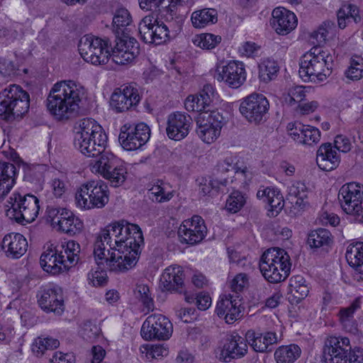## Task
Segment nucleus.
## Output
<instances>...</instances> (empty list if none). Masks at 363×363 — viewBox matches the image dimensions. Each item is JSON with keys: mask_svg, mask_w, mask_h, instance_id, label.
I'll return each mask as SVG.
<instances>
[{"mask_svg": "<svg viewBox=\"0 0 363 363\" xmlns=\"http://www.w3.org/2000/svg\"><path fill=\"white\" fill-rule=\"evenodd\" d=\"M83 95L82 87L73 81L57 82L46 99L48 111L57 121L72 118L78 113Z\"/></svg>", "mask_w": 363, "mask_h": 363, "instance_id": "1", "label": "nucleus"}, {"mask_svg": "<svg viewBox=\"0 0 363 363\" xmlns=\"http://www.w3.org/2000/svg\"><path fill=\"white\" fill-rule=\"evenodd\" d=\"M74 147L87 157H97L106 150L107 135L94 119H80L74 126Z\"/></svg>", "mask_w": 363, "mask_h": 363, "instance_id": "2", "label": "nucleus"}, {"mask_svg": "<svg viewBox=\"0 0 363 363\" xmlns=\"http://www.w3.org/2000/svg\"><path fill=\"white\" fill-rule=\"evenodd\" d=\"M80 245L74 240L49 247L40 256V263L48 273L55 275L68 270L79 260Z\"/></svg>", "mask_w": 363, "mask_h": 363, "instance_id": "3", "label": "nucleus"}, {"mask_svg": "<svg viewBox=\"0 0 363 363\" xmlns=\"http://www.w3.org/2000/svg\"><path fill=\"white\" fill-rule=\"evenodd\" d=\"M333 57L328 50L313 47L301 59L299 74L304 81L320 83L331 74Z\"/></svg>", "mask_w": 363, "mask_h": 363, "instance_id": "4", "label": "nucleus"}, {"mask_svg": "<svg viewBox=\"0 0 363 363\" xmlns=\"http://www.w3.org/2000/svg\"><path fill=\"white\" fill-rule=\"evenodd\" d=\"M259 265L264 278L273 284L284 281L291 267L290 256L285 250L279 247L267 250L262 254Z\"/></svg>", "mask_w": 363, "mask_h": 363, "instance_id": "5", "label": "nucleus"}, {"mask_svg": "<svg viewBox=\"0 0 363 363\" xmlns=\"http://www.w3.org/2000/svg\"><path fill=\"white\" fill-rule=\"evenodd\" d=\"M29 104V94L19 85H10L0 92V116L6 121L21 118Z\"/></svg>", "mask_w": 363, "mask_h": 363, "instance_id": "6", "label": "nucleus"}, {"mask_svg": "<svg viewBox=\"0 0 363 363\" xmlns=\"http://www.w3.org/2000/svg\"><path fill=\"white\" fill-rule=\"evenodd\" d=\"M94 157L89 164L93 173L100 174L114 187L124 183L127 177V169L118 157L106 150Z\"/></svg>", "mask_w": 363, "mask_h": 363, "instance_id": "7", "label": "nucleus"}, {"mask_svg": "<svg viewBox=\"0 0 363 363\" xmlns=\"http://www.w3.org/2000/svg\"><path fill=\"white\" fill-rule=\"evenodd\" d=\"M75 199L82 208H101L109 200L108 186L101 180L89 181L80 186Z\"/></svg>", "mask_w": 363, "mask_h": 363, "instance_id": "8", "label": "nucleus"}, {"mask_svg": "<svg viewBox=\"0 0 363 363\" xmlns=\"http://www.w3.org/2000/svg\"><path fill=\"white\" fill-rule=\"evenodd\" d=\"M9 211L12 210L13 218L18 223L25 225L35 220L40 210L39 201L32 194L21 195L14 192L8 201Z\"/></svg>", "mask_w": 363, "mask_h": 363, "instance_id": "9", "label": "nucleus"}, {"mask_svg": "<svg viewBox=\"0 0 363 363\" xmlns=\"http://www.w3.org/2000/svg\"><path fill=\"white\" fill-rule=\"evenodd\" d=\"M239 110L249 123L262 124L268 118L269 102L264 95L255 92L242 100Z\"/></svg>", "mask_w": 363, "mask_h": 363, "instance_id": "10", "label": "nucleus"}, {"mask_svg": "<svg viewBox=\"0 0 363 363\" xmlns=\"http://www.w3.org/2000/svg\"><path fill=\"white\" fill-rule=\"evenodd\" d=\"M82 57L93 65H104L108 62L110 52L108 41L93 35H84L78 44Z\"/></svg>", "mask_w": 363, "mask_h": 363, "instance_id": "11", "label": "nucleus"}, {"mask_svg": "<svg viewBox=\"0 0 363 363\" xmlns=\"http://www.w3.org/2000/svg\"><path fill=\"white\" fill-rule=\"evenodd\" d=\"M116 222L111 223L102 229L96 235L94 245V255L96 264H104L107 250H121L123 247L118 246V234Z\"/></svg>", "mask_w": 363, "mask_h": 363, "instance_id": "12", "label": "nucleus"}, {"mask_svg": "<svg viewBox=\"0 0 363 363\" xmlns=\"http://www.w3.org/2000/svg\"><path fill=\"white\" fill-rule=\"evenodd\" d=\"M338 200L346 213L361 215L363 213V186L356 182L344 184L339 191Z\"/></svg>", "mask_w": 363, "mask_h": 363, "instance_id": "13", "label": "nucleus"}, {"mask_svg": "<svg viewBox=\"0 0 363 363\" xmlns=\"http://www.w3.org/2000/svg\"><path fill=\"white\" fill-rule=\"evenodd\" d=\"M140 249L107 250L104 264L106 269L114 273H124L132 269L137 263Z\"/></svg>", "mask_w": 363, "mask_h": 363, "instance_id": "14", "label": "nucleus"}, {"mask_svg": "<svg viewBox=\"0 0 363 363\" xmlns=\"http://www.w3.org/2000/svg\"><path fill=\"white\" fill-rule=\"evenodd\" d=\"M150 137L149 127L143 123L134 126L124 125L121 129L118 140L122 147L128 151L135 150L145 145Z\"/></svg>", "mask_w": 363, "mask_h": 363, "instance_id": "15", "label": "nucleus"}, {"mask_svg": "<svg viewBox=\"0 0 363 363\" xmlns=\"http://www.w3.org/2000/svg\"><path fill=\"white\" fill-rule=\"evenodd\" d=\"M222 116L218 112L201 113L196 124V133L206 143H213L220 135L223 126Z\"/></svg>", "mask_w": 363, "mask_h": 363, "instance_id": "16", "label": "nucleus"}, {"mask_svg": "<svg viewBox=\"0 0 363 363\" xmlns=\"http://www.w3.org/2000/svg\"><path fill=\"white\" fill-rule=\"evenodd\" d=\"M351 349L347 337L330 336L325 342L323 357L325 363H347Z\"/></svg>", "mask_w": 363, "mask_h": 363, "instance_id": "17", "label": "nucleus"}, {"mask_svg": "<svg viewBox=\"0 0 363 363\" xmlns=\"http://www.w3.org/2000/svg\"><path fill=\"white\" fill-rule=\"evenodd\" d=\"M141 98L135 84L121 86L116 89L111 95L110 106L116 113L128 111L136 106Z\"/></svg>", "mask_w": 363, "mask_h": 363, "instance_id": "18", "label": "nucleus"}, {"mask_svg": "<svg viewBox=\"0 0 363 363\" xmlns=\"http://www.w3.org/2000/svg\"><path fill=\"white\" fill-rule=\"evenodd\" d=\"M218 82H223L233 89L241 86L246 80L244 64L239 61H230L226 65L218 67L214 74Z\"/></svg>", "mask_w": 363, "mask_h": 363, "instance_id": "19", "label": "nucleus"}, {"mask_svg": "<svg viewBox=\"0 0 363 363\" xmlns=\"http://www.w3.org/2000/svg\"><path fill=\"white\" fill-rule=\"evenodd\" d=\"M118 38L109 58L117 65H125L133 62L140 53L139 43L128 34Z\"/></svg>", "mask_w": 363, "mask_h": 363, "instance_id": "20", "label": "nucleus"}, {"mask_svg": "<svg viewBox=\"0 0 363 363\" xmlns=\"http://www.w3.org/2000/svg\"><path fill=\"white\" fill-rule=\"evenodd\" d=\"M178 237L183 243L194 245L200 242L206 235V227L199 216H194L191 220H186L179 227Z\"/></svg>", "mask_w": 363, "mask_h": 363, "instance_id": "21", "label": "nucleus"}, {"mask_svg": "<svg viewBox=\"0 0 363 363\" xmlns=\"http://www.w3.org/2000/svg\"><path fill=\"white\" fill-rule=\"evenodd\" d=\"M38 304L46 312H53L60 315L64 311L62 291L57 286L48 285L38 291Z\"/></svg>", "mask_w": 363, "mask_h": 363, "instance_id": "22", "label": "nucleus"}, {"mask_svg": "<svg viewBox=\"0 0 363 363\" xmlns=\"http://www.w3.org/2000/svg\"><path fill=\"white\" fill-rule=\"evenodd\" d=\"M118 234V246L128 249H140L143 243V235L140 227L125 220L116 222Z\"/></svg>", "mask_w": 363, "mask_h": 363, "instance_id": "23", "label": "nucleus"}, {"mask_svg": "<svg viewBox=\"0 0 363 363\" xmlns=\"http://www.w3.org/2000/svg\"><path fill=\"white\" fill-rule=\"evenodd\" d=\"M183 276L182 267L169 266L163 272L160 277V282H162L165 290L178 294H184L186 302H194L196 300V297L193 295L187 294L183 282Z\"/></svg>", "mask_w": 363, "mask_h": 363, "instance_id": "24", "label": "nucleus"}, {"mask_svg": "<svg viewBox=\"0 0 363 363\" xmlns=\"http://www.w3.org/2000/svg\"><path fill=\"white\" fill-rule=\"evenodd\" d=\"M191 118L177 111L169 115L167 121L166 132L168 138L175 141H179L186 138L190 130Z\"/></svg>", "mask_w": 363, "mask_h": 363, "instance_id": "25", "label": "nucleus"}, {"mask_svg": "<svg viewBox=\"0 0 363 363\" xmlns=\"http://www.w3.org/2000/svg\"><path fill=\"white\" fill-rule=\"evenodd\" d=\"M246 341V339L237 333L230 335L220 350L219 359L225 362H229L233 359L244 357L247 351Z\"/></svg>", "mask_w": 363, "mask_h": 363, "instance_id": "26", "label": "nucleus"}, {"mask_svg": "<svg viewBox=\"0 0 363 363\" xmlns=\"http://www.w3.org/2000/svg\"><path fill=\"white\" fill-rule=\"evenodd\" d=\"M270 24L280 35H286L294 29L297 25L295 14L283 7H277L272 11Z\"/></svg>", "mask_w": 363, "mask_h": 363, "instance_id": "27", "label": "nucleus"}, {"mask_svg": "<svg viewBox=\"0 0 363 363\" xmlns=\"http://www.w3.org/2000/svg\"><path fill=\"white\" fill-rule=\"evenodd\" d=\"M240 301L233 298L230 294L220 296L216 305V314L218 317L223 318L227 323H233L240 315Z\"/></svg>", "mask_w": 363, "mask_h": 363, "instance_id": "28", "label": "nucleus"}, {"mask_svg": "<svg viewBox=\"0 0 363 363\" xmlns=\"http://www.w3.org/2000/svg\"><path fill=\"white\" fill-rule=\"evenodd\" d=\"M1 248L7 257L18 259L27 251L28 242L23 235L11 233L4 237Z\"/></svg>", "mask_w": 363, "mask_h": 363, "instance_id": "29", "label": "nucleus"}, {"mask_svg": "<svg viewBox=\"0 0 363 363\" xmlns=\"http://www.w3.org/2000/svg\"><path fill=\"white\" fill-rule=\"evenodd\" d=\"M245 339L253 350L259 352H272V346L277 342V334L272 332L260 333L248 330L246 333Z\"/></svg>", "mask_w": 363, "mask_h": 363, "instance_id": "30", "label": "nucleus"}, {"mask_svg": "<svg viewBox=\"0 0 363 363\" xmlns=\"http://www.w3.org/2000/svg\"><path fill=\"white\" fill-rule=\"evenodd\" d=\"M340 162V157L331 143H323L320 146L317 151L316 162L321 169L331 171L339 165Z\"/></svg>", "mask_w": 363, "mask_h": 363, "instance_id": "31", "label": "nucleus"}, {"mask_svg": "<svg viewBox=\"0 0 363 363\" xmlns=\"http://www.w3.org/2000/svg\"><path fill=\"white\" fill-rule=\"evenodd\" d=\"M159 26V12L158 11H152V13L144 17L138 26V32L141 40L145 43H154L156 38H159L157 34Z\"/></svg>", "mask_w": 363, "mask_h": 363, "instance_id": "32", "label": "nucleus"}, {"mask_svg": "<svg viewBox=\"0 0 363 363\" xmlns=\"http://www.w3.org/2000/svg\"><path fill=\"white\" fill-rule=\"evenodd\" d=\"M307 243L314 250L328 252L333 243V237L328 229L318 228L308 234Z\"/></svg>", "mask_w": 363, "mask_h": 363, "instance_id": "33", "label": "nucleus"}, {"mask_svg": "<svg viewBox=\"0 0 363 363\" xmlns=\"http://www.w3.org/2000/svg\"><path fill=\"white\" fill-rule=\"evenodd\" d=\"M345 257L350 266L354 269L357 274H359L357 279H362L363 275V242H357L350 244L347 247Z\"/></svg>", "mask_w": 363, "mask_h": 363, "instance_id": "34", "label": "nucleus"}, {"mask_svg": "<svg viewBox=\"0 0 363 363\" xmlns=\"http://www.w3.org/2000/svg\"><path fill=\"white\" fill-rule=\"evenodd\" d=\"M290 296L288 297L292 304H298L303 300L309 293L306 281L301 275L293 276L290 279Z\"/></svg>", "mask_w": 363, "mask_h": 363, "instance_id": "35", "label": "nucleus"}, {"mask_svg": "<svg viewBox=\"0 0 363 363\" xmlns=\"http://www.w3.org/2000/svg\"><path fill=\"white\" fill-rule=\"evenodd\" d=\"M360 299L357 298L346 308H342L338 313L340 321L345 330L355 333L357 330V323L354 318V312L360 308Z\"/></svg>", "mask_w": 363, "mask_h": 363, "instance_id": "36", "label": "nucleus"}, {"mask_svg": "<svg viewBox=\"0 0 363 363\" xmlns=\"http://www.w3.org/2000/svg\"><path fill=\"white\" fill-rule=\"evenodd\" d=\"M0 174V198L7 195L16 182V168L14 164L4 162Z\"/></svg>", "mask_w": 363, "mask_h": 363, "instance_id": "37", "label": "nucleus"}, {"mask_svg": "<svg viewBox=\"0 0 363 363\" xmlns=\"http://www.w3.org/2000/svg\"><path fill=\"white\" fill-rule=\"evenodd\" d=\"M338 26L344 29L351 22L359 23L362 21L359 8L354 4H344L337 12Z\"/></svg>", "mask_w": 363, "mask_h": 363, "instance_id": "38", "label": "nucleus"}, {"mask_svg": "<svg viewBox=\"0 0 363 363\" xmlns=\"http://www.w3.org/2000/svg\"><path fill=\"white\" fill-rule=\"evenodd\" d=\"M132 22L129 11L125 8L118 9L113 18V30L117 37L128 34V26Z\"/></svg>", "mask_w": 363, "mask_h": 363, "instance_id": "39", "label": "nucleus"}, {"mask_svg": "<svg viewBox=\"0 0 363 363\" xmlns=\"http://www.w3.org/2000/svg\"><path fill=\"white\" fill-rule=\"evenodd\" d=\"M298 345L291 344L279 347L274 352L277 363H294L301 355Z\"/></svg>", "mask_w": 363, "mask_h": 363, "instance_id": "40", "label": "nucleus"}, {"mask_svg": "<svg viewBox=\"0 0 363 363\" xmlns=\"http://www.w3.org/2000/svg\"><path fill=\"white\" fill-rule=\"evenodd\" d=\"M64 216L65 219L62 220V221L57 230L63 232L69 235L79 233L83 228L82 221L76 217L69 210L68 212H66Z\"/></svg>", "mask_w": 363, "mask_h": 363, "instance_id": "41", "label": "nucleus"}, {"mask_svg": "<svg viewBox=\"0 0 363 363\" xmlns=\"http://www.w3.org/2000/svg\"><path fill=\"white\" fill-rule=\"evenodd\" d=\"M191 22L195 28H203L209 23L218 21L217 11L214 9H204L194 11L191 15Z\"/></svg>", "mask_w": 363, "mask_h": 363, "instance_id": "42", "label": "nucleus"}, {"mask_svg": "<svg viewBox=\"0 0 363 363\" xmlns=\"http://www.w3.org/2000/svg\"><path fill=\"white\" fill-rule=\"evenodd\" d=\"M259 78L264 82L268 83L277 77L279 67L277 62L269 58L262 60L258 65Z\"/></svg>", "mask_w": 363, "mask_h": 363, "instance_id": "43", "label": "nucleus"}, {"mask_svg": "<svg viewBox=\"0 0 363 363\" xmlns=\"http://www.w3.org/2000/svg\"><path fill=\"white\" fill-rule=\"evenodd\" d=\"M227 179L218 181L216 179L201 178L199 182V194L203 196H213L219 191L220 186H226Z\"/></svg>", "mask_w": 363, "mask_h": 363, "instance_id": "44", "label": "nucleus"}, {"mask_svg": "<svg viewBox=\"0 0 363 363\" xmlns=\"http://www.w3.org/2000/svg\"><path fill=\"white\" fill-rule=\"evenodd\" d=\"M149 288L145 284H138L133 291L134 296L141 302L143 308L142 311L148 313L154 308L153 300L149 295Z\"/></svg>", "mask_w": 363, "mask_h": 363, "instance_id": "45", "label": "nucleus"}, {"mask_svg": "<svg viewBox=\"0 0 363 363\" xmlns=\"http://www.w3.org/2000/svg\"><path fill=\"white\" fill-rule=\"evenodd\" d=\"M60 345L58 340L52 337H38L32 345V351L37 356H42L46 350H52Z\"/></svg>", "mask_w": 363, "mask_h": 363, "instance_id": "46", "label": "nucleus"}, {"mask_svg": "<svg viewBox=\"0 0 363 363\" xmlns=\"http://www.w3.org/2000/svg\"><path fill=\"white\" fill-rule=\"evenodd\" d=\"M158 320L159 318L155 314H152L147 318L141 328V335L144 339L150 340L158 338Z\"/></svg>", "mask_w": 363, "mask_h": 363, "instance_id": "47", "label": "nucleus"}, {"mask_svg": "<svg viewBox=\"0 0 363 363\" xmlns=\"http://www.w3.org/2000/svg\"><path fill=\"white\" fill-rule=\"evenodd\" d=\"M247 196L239 191H233L226 201L225 208L230 213L238 212L246 203Z\"/></svg>", "mask_w": 363, "mask_h": 363, "instance_id": "48", "label": "nucleus"}, {"mask_svg": "<svg viewBox=\"0 0 363 363\" xmlns=\"http://www.w3.org/2000/svg\"><path fill=\"white\" fill-rule=\"evenodd\" d=\"M220 41L221 37L220 35H215L211 33H202L196 35L193 40L195 45L207 50L214 48Z\"/></svg>", "mask_w": 363, "mask_h": 363, "instance_id": "49", "label": "nucleus"}, {"mask_svg": "<svg viewBox=\"0 0 363 363\" xmlns=\"http://www.w3.org/2000/svg\"><path fill=\"white\" fill-rule=\"evenodd\" d=\"M65 208L57 207L55 206H48L46 208L47 220L49 221L53 228L57 230L61 224L62 220L65 219V214L68 212Z\"/></svg>", "mask_w": 363, "mask_h": 363, "instance_id": "50", "label": "nucleus"}, {"mask_svg": "<svg viewBox=\"0 0 363 363\" xmlns=\"http://www.w3.org/2000/svg\"><path fill=\"white\" fill-rule=\"evenodd\" d=\"M345 77L352 81H358L363 78V59L352 58L349 67L345 72Z\"/></svg>", "mask_w": 363, "mask_h": 363, "instance_id": "51", "label": "nucleus"}, {"mask_svg": "<svg viewBox=\"0 0 363 363\" xmlns=\"http://www.w3.org/2000/svg\"><path fill=\"white\" fill-rule=\"evenodd\" d=\"M296 197L308 199V189L305 184L301 182H296L294 183L288 189L286 200H288L291 204H294V201Z\"/></svg>", "mask_w": 363, "mask_h": 363, "instance_id": "52", "label": "nucleus"}, {"mask_svg": "<svg viewBox=\"0 0 363 363\" xmlns=\"http://www.w3.org/2000/svg\"><path fill=\"white\" fill-rule=\"evenodd\" d=\"M320 132L318 128L308 125H305L299 143L311 145L313 143H318L320 140Z\"/></svg>", "mask_w": 363, "mask_h": 363, "instance_id": "53", "label": "nucleus"}, {"mask_svg": "<svg viewBox=\"0 0 363 363\" xmlns=\"http://www.w3.org/2000/svg\"><path fill=\"white\" fill-rule=\"evenodd\" d=\"M199 96H189L184 102L185 108L188 111H196L201 113H208L209 109H207L203 104L201 103Z\"/></svg>", "mask_w": 363, "mask_h": 363, "instance_id": "54", "label": "nucleus"}, {"mask_svg": "<svg viewBox=\"0 0 363 363\" xmlns=\"http://www.w3.org/2000/svg\"><path fill=\"white\" fill-rule=\"evenodd\" d=\"M173 333V325L165 316L160 315V340H169Z\"/></svg>", "mask_w": 363, "mask_h": 363, "instance_id": "55", "label": "nucleus"}, {"mask_svg": "<svg viewBox=\"0 0 363 363\" xmlns=\"http://www.w3.org/2000/svg\"><path fill=\"white\" fill-rule=\"evenodd\" d=\"M304 125L300 122L295 121L288 123L286 127L289 135L298 143L301 140Z\"/></svg>", "mask_w": 363, "mask_h": 363, "instance_id": "56", "label": "nucleus"}, {"mask_svg": "<svg viewBox=\"0 0 363 363\" xmlns=\"http://www.w3.org/2000/svg\"><path fill=\"white\" fill-rule=\"evenodd\" d=\"M214 89L211 84H207L203 86V89L199 93L200 100L201 104H203L206 108H208L213 101L214 97Z\"/></svg>", "mask_w": 363, "mask_h": 363, "instance_id": "57", "label": "nucleus"}, {"mask_svg": "<svg viewBox=\"0 0 363 363\" xmlns=\"http://www.w3.org/2000/svg\"><path fill=\"white\" fill-rule=\"evenodd\" d=\"M328 28H330V23H323L317 30L313 31L311 33V38L315 39L317 43L320 44L325 43L326 38L329 33Z\"/></svg>", "mask_w": 363, "mask_h": 363, "instance_id": "58", "label": "nucleus"}, {"mask_svg": "<svg viewBox=\"0 0 363 363\" xmlns=\"http://www.w3.org/2000/svg\"><path fill=\"white\" fill-rule=\"evenodd\" d=\"M180 0H160V16L169 14V18L173 19L174 11Z\"/></svg>", "mask_w": 363, "mask_h": 363, "instance_id": "59", "label": "nucleus"}, {"mask_svg": "<svg viewBox=\"0 0 363 363\" xmlns=\"http://www.w3.org/2000/svg\"><path fill=\"white\" fill-rule=\"evenodd\" d=\"M16 66L9 60L0 57V74L4 77H10L15 74Z\"/></svg>", "mask_w": 363, "mask_h": 363, "instance_id": "60", "label": "nucleus"}, {"mask_svg": "<svg viewBox=\"0 0 363 363\" xmlns=\"http://www.w3.org/2000/svg\"><path fill=\"white\" fill-rule=\"evenodd\" d=\"M289 103L291 104L292 101L294 102H301L302 101L306 96V91L305 87L302 86H296L292 87L289 91Z\"/></svg>", "mask_w": 363, "mask_h": 363, "instance_id": "61", "label": "nucleus"}, {"mask_svg": "<svg viewBox=\"0 0 363 363\" xmlns=\"http://www.w3.org/2000/svg\"><path fill=\"white\" fill-rule=\"evenodd\" d=\"M335 148L342 152H348L351 150V143L350 140L342 135H337L335 137Z\"/></svg>", "mask_w": 363, "mask_h": 363, "instance_id": "62", "label": "nucleus"}, {"mask_svg": "<svg viewBox=\"0 0 363 363\" xmlns=\"http://www.w3.org/2000/svg\"><path fill=\"white\" fill-rule=\"evenodd\" d=\"M267 203L271 207V211L272 213L274 211L277 214L284 207V201L282 199L281 195L279 194V192L275 191V196H270L269 199L267 201Z\"/></svg>", "mask_w": 363, "mask_h": 363, "instance_id": "63", "label": "nucleus"}, {"mask_svg": "<svg viewBox=\"0 0 363 363\" xmlns=\"http://www.w3.org/2000/svg\"><path fill=\"white\" fill-rule=\"evenodd\" d=\"M349 363H363V349L359 347L351 346L350 350L348 352Z\"/></svg>", "mask_w": 363, "mask_h": 363, "instance_id": "64", "label": "nucleus"}]
</instances>
